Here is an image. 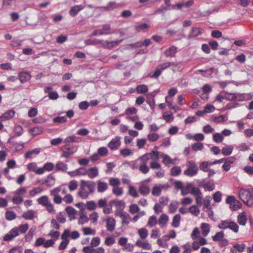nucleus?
Returning a JSON list of instances; mask_svg holds the SVG:
<instances>
[{"mask_svg": "<svg viewBox=\"0 0 253 253\" xmlns=\"http://www.w3.org/2000/svg\"><path fill=\"white\" fill-rule=\"evenodd\" d=\"M95 183L93 181L81 180V185L78 192L79 195L82 199L88 197L89 194H92L95 191Z\"/></svg>", "mask_w": 253, "mask_h": 253, "instance_id": "nucleus-1", "label": "nucleus"}, {"mask_svg": "<svg viewBox=\"0 0 253 253\" xmlns=\"http://www.w3.org/2000/svg\"><path fill=\"white\" fill-rule=\"evenodd\" d=\"M122 42V40H117L115 41L108 42L107 41L99 40L96 39H88L84 41V43L86 45L102 44L105 47H113L118 45Z\"/></svg>", "mask_w": 253, "mask_h": 253, "instance_id": "nucleus-2", "label": "nucleus"}, {"mask_svg": "<svg viewBox=\"0 0 253 253\" xmlns=\"http://www.w3.org/2000/svg\"><path fill=\"white\" fill-rule=\"evenodd\" d=\"M225 99L232 101H242L248 100L251 98L250 94L246 93H231L225 91Z\"/></svg>", "mask_w": 253, "mask_h": 253, "instance_id": "nucleus-3", "label": "nucleus"}, {"mask_svg": "<svg viewBox=\"0 0 253 253\" xmlns=\"http://www.w3.org/2000/svg\"><path fill=\"white\" fill-rule=\"evenodd\" d=\"M248 191L241 189L239 190V195L240 199L248 207H253V197H251Z\"/></svg>", "mask_w": 253, "mask_h": 253, "instance_id": "nucleus-4", "label": "nucleus"}, {"mask_svg": "<svg viewBox=\"0 0 253 253\" xmlns=\"http://www.w3.org/2000/svg\"><path fill=\"white\" fill-rule=\"evenodd\" d=\"M186 166L188 169L184 170V175L192 177L196 175L198 173L199 168L195 162L193 161H188L186 163Z\"/></svg>", "mask_w": 253, "mask_h": 253, "instance_id": "nucleus-5", "label": "nucleus"}, {"mask_svg": "<svg viewBox=\"0 0 253 253\" xmlns=\"http://www.w3.org/2000/svg\"><path fill=\"white\" fill-rule=\"evenodd\" d=\"M220 229H226L229 228L235 233L239 231V226L235 222L231 220H221L220 223L218 225Z\"/></svg>", "mask_w": 253, "mask_h": 253, "instance_id": "nucleus-6", "label": "nucleus"}, {"mask_svg": "<svg viewBox=\"0 0 253 253\" xmlns=\"http://www.w3.org/2000/svg\"><path fill=\"white\" fill-rule=\"evenodd\" d=\"M151 159V154H144L140 157L141 164L139 170L143 174H146L149 171V168L147 166V161Z\"/></svg>", "mask_w": 253, "mask_h": 253, "instance_id": "nucleus-7", "label": "nucleus"}, {"mask_svg": "<svg viewBox=\"0 0 253 253\" xmlns=\"http://www.w3.org/2000/svg\"><path fill=\"white\" fill-rule=\"evenodd\" d=\"M38 203L44 207L49 213H54L55 210L53 205L51 203L47 196H42L38 199Z\"/></svg>", "mask_w": 253, "mask_h": 253, "instance_id": "nucleus-8", "label": "nucleus"}, {"mask_svg": "<svg viewBox=\"0 0 253 253\" xmlns=\"http://www.w3.org/2000/svg\"><path fill=\"white\" fill-rule=\"evenodd\" d=\"M78 150V147L76 145L71 144H66L61 148L62 151V157L64 158H69L73 155Z\"/></svg>", "mask_w": 253, "mask_h": 253, "instance_id": "nucleus-9", "label": "nucleus"}, {"mask_svg": "<svg viewBox=\"0 0 253 253\" xmlns=\"http://www.w3.org/2000/svg\"><path fill=\"white\" fill-rule=\"evenodd\" d=\"M120 139L121 137L120 136H116L109 142L108 144V147L111 150H116L118 149L121 144Z\"/></svg>", "mask_w": 253, "mask_h": 253, "instance_id": "nucleus-10", "label": "nucleus"}, {"mask_svg": "<svg viewBox=\"0 0 253 253\" xmlns=\"http://www.w3.org/2000/svg\"><path fill=\"white\" fill-rule=\"evenodd\" d=\"M18 235V227H14L3 237V240L5 241H9Z\"/></svg>", "mask_w": 253, "mask_h": 253, "instance_id": "nucleus-11", "label": "nucleus"}, {"mask_svg": "<svg viewBox=\"0 0 253 253\" xmlns=\"http://www.w3.org/2000/svg\"><path fill=\"white\" fill-rule=\"evenodd\" d=\"M203 33V30L201 28L198 27L192 28L187 36V38L188 40H190L202 35Z\"/></svg>", "mask_w": 253, "mask_h": 253, "instance_id": "nucleus-12", "label": "nucleus"}, {"mask_svg": "<svg viewBox=\"0 0 253 253\" xmlns=\"http://www.w3.org/2000/svg\"><path fill=\"white\" fill-rule=\"evenodd\" d=\"M122 7V4L120 3H117L115 2L110 1L106 6H100L98 8L100 9H103L105 11H111L113 10L115 8H118Z\"/></svg>", "mask_w": 253, "mask_h": 253, "instance_id": "nucleus-13", "label": "nucleus"}, {"mask_svg": "<svg viewBox=\"0 0 253 253\" xmlns=\"http://www.w3.org/2000/svg\"><path fill=\"white\" fill-rule=\"evenodd\" d=\"M18 77L19 80L22 83L29 81L31 78L30 73L27 71H22L19 73Z\"/></svg>", "mask_w": 253, "mask_h": 253, "instance_id": "nucleus-14", "label": "nucleus"}, {"mask_svg": "<svg viewBox=\"0 0 253 253\" xmlns=\"http://www.w3.org/2000/svg\"><path fill=\"white\" fill-rule=\"evenodd\" d=\"M177 48L173 45L170 46L168 49L164 51V55L166 57H175V54L177 52Z\"/></svg>", "mask_w": 253, "mask_h": 253, "instance_id": "nucleus-15", "label": "nucleus"}, {"mask_svg": "<svg viewBox=\"0 0 253 253\" xmlns=\"http://www.w3.org/2000/svg\"><path fill=\"white\" fill-rule=\"evenodd\" d=\"M116 225V220L113 218H108L107 219L106 228L108 231L112 232L114 230Z\"/></svg>", "mask_w": 253, "mask_h": 253, "instance_id": "nucleus-16", "label": "nucleus"}, {"mask_svg": "<svg viewBox=\"0 0 253 253\" xmlns=\"http://www.w3.org/2000/svg\"><path fill=\"white\" fill-rule=\"evenodd\" d=\"M84 8L82 5H76L71 7L69 13L72 16H75L78 12Z\"/></svg>", "mask_w": 253, "mask_h": 253, "instance_id": "nucleus-17", "label": "nucleus"}, {"mask_svg": "<svg viewBox=\"0 0 253 253\" xmlns=\"http://www.w3.org/2000/svg\"><path fill=\"white\" fill-rule=\"evenodd\" d=\"M97 191L99 193H103L108 189V184L105 182L100 180L97 181Z\"/></svg>", "mask_w": 253, "mask_h": 253, "instance_id": "nucleus-18", "label": "nucleus"}, {"mask_svg": "<svg viewBox=\"0 0 253 253\" xmlns=\"http://www.w3.org/2000/svg\"><path fill=\"white\" fill-rule=\"evenodd\" d=\"M110 204L111 206H112V204H115L117 209L120 210H124L126 206L125 203L123 201L119 200H112L110 201Z\"/></svg>", "mask_w": 253, "mask_h": 253, "instance_id": "nucleus-19", "label": "nucleus"}, {"mask_svg": "<svg viewBox=\"0 0 253 253\" xmlns=\"http://www.w3.org/2000/svg\"><path fill=\"white\" fill-rule=\"evenodd\" d=\"M82 140L81 138L74 135L67 137L64 140L65 143H79Z\"/></svg>", "mask_w": 253, "mask_h": 253, "instance_id": "nucleus-20", "label": "nucleus"}, {"mask_svg": "<svg viewBox=\"0 0 253 253\" xmlns=\"http://www.w3.org/2000/svg\"><path fill=\"white\" fill-rule=\"evenodd\" d=\"M35 212L33 210H28L27 211L24 212L22 217L26 220H32L35 217Z\"/></svg>", "mask_w": 253, "mask_h": 253, "instance_id": "nucleus-21", "label": "nucleus"}, {"mask_svg": "<svg viewBox=\"0 0 253 253\" xmlns=\"http://www.w3.org/2000/svg\"><path fill=\"white\" fill-rule=\"evenodd\" d=\"M87 175L90 178H94L98 175V170L97 168H90L87 169Z\"/></svg>", "mask_w": 253, "mask_h": 253, "instance_id": "nucleus-22", "label": "nucleus"}, {"mask_svg": "<svg viewBox=\"0 0 253 253\" xmlns=\"http://www.w3.org/2000/svg\"><path fill=\"white\" fill-rule=\"evenodd\" d=\"M215 188V184L212 180L206 182L204 185V189L205 191H211Z\"/></svg>", "mask_w": 253, "mask_h": 253, "instance_id": "nucleus-23", "label": "nucleus"}, {"mask_svg": "<svg viewBox=\"0 0 253 253\" xmlns=\"http://www.w3.org/2000/svg\"><path fill=\"white\" fill-rule=\"evenodd\" d=\"M237 221L240 225H245L247 223V217L245 212H243L238 215Z\"/></svg>", "mask_w": 253, "mask_h": 253, "instance_id": "nucleus-24", "label": "nucleus"}, {"mask_svg": "<svg viewBox=\"0 0 253 253\" xmlns=\"http://www.w3.org/2000/svg\"><path fill=\"white\" fill-rule=\"evenodd\" d=\"M55 179L53 175L51 174H49L47 179L44 180L43 183H46V185L48 187H51L55 184Z\"/></svg>", "mask_w": 253, "mask_h": 253, "instance_id": "nucleus-25", "label": "nucleus"}, {"mask_svg": "<svg viewBox=\"0 0 253 253\" xmlns=\"http://www.w3.org/2000/svg\"><path fill=\"white\" fill-rule=\"evenodd\" d=\"M56 171H66L68 169V165L61 162H58L55 166Z\"/></svg>", "mask_w": 253, "mask_h": 253, "instance_id": "nucleus-26", "label": "nucleus"}, {"mask_svg": "<svg viewBox=\"0 0 253 253\" xmlns=\"http://www.w3.org/2000/svg\"><path fill=\"white\" fill-rule=\"evenodd\" d=\"M15 112L13 110H9L5 112L1 116V118L5 120H8L12 119L14 117Z\"/></svg>", "mask_w": 253, "mask_h": 253, "instance_id": "nucleus-27", "label": "nucleus"}, {"mask_svg": "<svg viewBox=\"0 0 253 253\" xmlns=\"http://www.w3.org/2000/svg\"><path fill=\"white\" fill-rule=\"evenodd\" d=\"M136 245L138 247H142L145 250H150L151 248V245L147 242H142L138 240L136 242Z\"/></svg>", "mask_w": 253, "mask_h": 253, "instance_id": "nucleus-28", "label": "nucleus"}, {"mask_svg": "<svg viewBox=\"0 0 253 253\" xmlns=\"http://www.w3.org/2000/svg\"><path fill=\"white\" fill-rule=\"evenodd\" d=\"M14 132H15V134L14 136H13L11 138H9L8 140V142H10V139L11 138H14L16 136H20L22 134L23 131L22 127L19 125L16 126L14 127Z\"/></svg>", "mask_w": 253, "mask_h": 253, "instance_id": "nucleus-29", "label": "nucleus"}, {"mask_svg": "<svg viewBox=\"0 0 253 253\" xmlns=\"http://www.w3.org/2000/svg\"><path fill=\"white\" fill-rule=\"evenodd\" d=\"M201 228L203 235L206 237L210 231V225L206 223H202Z\"/></svg>", "mask_w": 253, "mask_h": 253, "instance_id": "nucleus-30", "label": "nucleus"}, {"mask_svg": "<svg viewBox=\"0 0 253 253\" xmlns=\"http://www.w3.org/2000/svg\"><path fill=\"white\" fill-rule=\"evenodd\" d=\"M123 224H128L131 221V218L130 215L126 212H125L121 215Z\"/></svg>", "mask_w": 253, "mask_h": 253, "instance_id": "nucleus-31", "label": "nucleus"}, {"mask_svg": "<svg viewBox=\"0 0 253 253\" xmlns=\"http://www.w3.org/2000/svg\"><path fill=\"white\" fill-rule=\"evenodd\" d=\"M141 164L140 157L139 159L136 160L132 161L128 163L129 166L130 168L133 169H137L139 168L140 165Z\"/></svg>", "mask_w": 253, "mask_h": 253, "instance_id": "nucleus-32", "label": "nucleus"}, {"mask_svg": "<svg viewBox=\"0 0 253 253\" xmlns=\"http://www.w3.org/2000/svg\"><path fill=\"white\" fill-rule=\"evenodd\" d=\"M233 150V147L231 145H227L222 149V154L224 156L230 155Z\"/></svg>", "mask_w": 253, "mask_h": 253, "instance_id": "nucleus-33", "label": "nucleus"}, {"mask_svg": "<svg viewBox=\"0 0 253 253\" xmlns=\"http://www.w3.org/2000/svg\"><path fill=\"white\" fill-rule=\"evenodd\" d=\"M139 192L143 196L148 195L150 192V189L146 185H142L139 187Z\"/></svg>", "mask_w": 253, "mask_h": 253, "instance_id": "nucleus-34", "label": "nucleus"}, {"mask_svg": "<svg viewBox=\"0 0 253 253\" xmlns=\"http://www.w3.org/2000/svg\"><path fill=\"white\" fill-rule=\"evenodd\" d=\"M189 187H191L190 193L195 197L198 195H202V193L199 188L193 186L192 184L189 185Z\"/></svg>", "mask_w": 253, "mask_h": 253, "instance_id": "nucleus-35", "label": "nucleus"}, {"mask_svg": "<svg viewBox=\"0 0 253 253\" xmlns=\"http://www.w3.org/2000/svg\"><path fill=\"white\" fill-rule=\"evenodd\" d=\"M211 197L210 196H207L203 201V205L204 208H207L208 210H211Z\"/></svg>", "mask_w": 253, "mask_h": 253, "instance_id": "nucleus-36", "label": "nucleus"}, {"mask_svg": "<svg viewBox=\"0 0 253 253\" xmlns=\"http://www.w3.org/2000/svg\"><path fill=\"white\" fill-rule=\"evenodd\" d=\"M41 152L40 148H35L31 151H29L25 155V158H30L33 154L38 155Z\"/></svg>", "mask_w": 253, "mask_h": 253, "instance_id": "nucleus-37", "label": "nucleus"}, {"mask_svg": "<svg viewBox=\"0 0 253 253\" xmlns=\"http://www.w3.org/2000/svg\"><path fill=\"white\" fill-rule=\"evenodd\" d=\"M136 90L138 93H144L148 91V86L145 84H140L137 86Z\"/></svg>", "mask_w": 253, "mask_h": 253, "instance_id": "nucleus-38", "label": "nucleus"}, {"mask_svg": "<svg viewBox=\"0 0 253 253\" xmlns=\"http://www.w3.org/2000/svg\"><path fill=\"white\" fill-rule=\"evenodd\" d=\"M169 217L167 215L163 214L161 215L159 219V224L162 226H164L165 225L168 221Z\"/></svg>", "mask_w": 253, "mask_h": 253, "instance_id": "nucleus-39", "label": "nucleus"}, {"mask_svg": "<svg viewBox=\"0 0 253 253\" xmlns=\"http://www.w3.org/2000/svg\"><path fill=\"white\" fill-rule=\"evenodd\" d=\"M224 236V233L223 231H220L217 232L216 234L212 236V240L213 241H220Z\"/></svg>", "mask_w": 253, "mask_h": 253, "instance_id": "nucleus-40", "label": "nucleus"}, {"mask_svg": "<svg viewBox=\"0 0 253 253\" xmlns=\"http://www.w3.org/2000/svg\"><path fill=\"white\" fill-rule=\"evenodd\" d=\"M181 171V168L178 166H175L171 168L170 174L172 176H176L178 175Z\"/></svg>", "mask_w": 253, "mask_h": 253, "instance_id": "nucleus-41", "label": "nucleus"}, {"mask_svg": "<svg viewBox=\"0 0 253 253\" xmlns=\"http://www.w3.org/2000/svg\"><path fill=\"white\" fill-rule=\"evenodd\" d=\"M16 217V213L13 211H7L5 212V218L8 220L14 219Z\"/></svg>", "mask_w": 253, "mask_h": 253, "instance_id": "nucleus-42", "label": "nucleus"}, {"mask_svg": "<svg viewBox=\"0 0 253 253\" xmlns=\"http://www.w3.org/2000/svg\"><path fill=\"white\" fill-rule=\"evenodd\" d=\"M188 211L195 216H198L200 213L199 209L195 205L191 206L188 210Z\"/></svg>", "mask_w": 253, "mask_h": 253, "instance_id": "nucleus-43", "label": "nucleus"}, {"mask_svg": "<svg viewBox=\"0 0 253 253\" xmlns=\"http://www.w3.org/2000/svg\"><path fill=\"white\" fill-rule=\"evenodd\" d=\"M180 220V215L179 214H176L173 218L172 225L174 227H177L179 225Z\"/></svg>", "mask_w": 253, "mask_h": 253, "instance_id": "nucleus-44", "label": "nucleus"}, {"mask_svg": "<svg viewBox=\"0 0 253 253\" xmlns=\"http://www.w3.org/2000/svg\"><path fill=\"white\" fill-rule=\"evenodd\" d=\"M82 231L84 235H94L96 232L95 230H92L90 227H83Z\"/></svg>", "mask_w": 253, "mask_h": 253, "instance_id": "nucleus-45", "label": "nucleus"}, {"mask_svg": "<svg viewBox=\"0 0 253 253\" xmlns=\"http://www.w3.org/2000/svg\"><path fill=\"white\" fill-rule=\"evenodd\" d=\"M109 184L113 187L118 186L120 184V181L118 178H110L109 180Z\"/></svg>", "mask_w": 253, "mask_h": 253, "instance_id": "nucleus-46", "label": "nucleus"}, {"mask_svg": "<svg viewBox=\"0 0 253 253\" xmlns=\"http://www.w3.org/2000/svg\"><path fill=\"white\" fill-rule=\"evenodd\" d=\"M138 234L142 239H145L148 236V231L146 228H141L138 231Z\"/></svg>", "mask_w": 253, "mask_h": 253, "instance_id": "nucleus-47", "label": "nucleus"}, {"mask_svg": "<svg viewBox=\"0 0 253 253\" xmlns=\"http://www.w3.org/2000/svg\"><path fill=\"white\" fill-rule=\"evenodd\" d=\"M86 206L87 209L90 211L94 210L97 207V205L93 201L87 202Z\"/></svg>", "mask_w": 253, "mask_h": 253, "instance_id": "nucleus-48", "label": "nucleus"}, {"mask_svg": "<svg viewBox=\"0 0 253 253\" xmlns=\"http://www.w3.org/2000/svg\"><path fill=\"white\" fill-rule=\"evenodd\" d=\"M162 189L159 186H155L152 190V194L153 196H159L161 195Z\"/></svg>", "mask_w": 253, "mask_h": 253, "instance_id": "nucleus-49", "label": "nucleus"}, {"mask_svg": "<svg viewBox=\"0 0 253 253\" xmlns=\"http://www.w3.org/2000/svg\"><path fill=\"white\" fill-rule=\"evenodd\" d=\"M210 163L207 161L202 162L200 165V169L204 172L208 171Z\"/></svg>", "mask_w": 253, "mask_h": 253, "instance_id": "nucleus-50", "label": "nucleus"}, {"mask_svg": "<svg viewBox=\"0 0 253 253\" xmlns=\"http://www.w3.org/2000/svg\"><path fill=\"white\" fill-rule=\"evenodd\" d=\"M204 148V145L202 143L197 142L194 143L192 146V148L194 151L202 150Z\"/></svg>", "mask_w": 253, "mask_h": 253, "instance_id": "nucleus-51", "label": "nucleus"}, {"mask_svg": "<svg viewBox=\"0 0 253 253\" xmlns=\"http://www.w3.org/2000/svg\"><path fill=\"white\" fill-rule=\"evenodd\" d=\"M178 204V202L177 201H172L169 205V211L173 213L175 211L177 208V205Z\"/></svg>", "mask_w": 253, "mask_h": 253, "instance_id": "nucleus-52", "label": "nucleus"}, {"mask_svg": "<svg viewBox=\"0 0 253 253\" xmlns=\"http://www.w3.org/2000/svg\"><path fill=\"white\" fill-rule=\"evenodd\" d=\"M112 192L117 196H121L123 193V189L122 188L119 187L118 186L113 187Z\"/></svg>", "mask_w": 253, "mask_h": 253, "instance_id": "nucleus-53", "label": "nucleus"}, {"mask_svg": "<svg viewBox=\"0 0 253 253\" xmlns=\"http://www.w3.org/2000/svg\"><path fill=\"white\" fill-rule=\"evenodd\" d=\"M191 183H188L185 187H183L181 189V195L182 196L186 195L189 193H190L191 187H189V186L191 185Z\"/></svg>", "mask_w": 253, "mask_h": 253, "instance_id": "nucleus-54", "label": "nucleus"}, {"mask_svg": "<svg viewBox=\"0 0 253 253\" xmlns=\"http://www.w3.org/2000/svg\"><path fill=\"white\" fill-rule=\"evenodd\" d=\"M139 210L140 209L136 204H131L129 206V212L132 214L138 212Z\"/></svg>", "mask_w": 253, "mask_h": 253, "instance_id": "nucleus-55", "label": "nucleus"}, {"mask_svg": "<svg viewBox=\"0 0 253 253\" xmlns=\"http://www.w3.org/2000/svg\"><path fill=\"white\" fill-rule=\"evenodd\" d=\"M111 26L109 24H104L102 26V31L103 35H109L110 34Z\"/></svg>", "mask_w": 253, "mask_h": 253, "instance_id": "nucleus-56", "label": "nucleus"}, {"mask_svg": "<svg viewBox=\"0 0 253 253\" xmlns=\"http://www.w3.org/2000/svg\"><path fill=\"white\" fill-rule=\"evenodd\" d=\"M213 139L215 142H220L222 141L223 137L222 134L219 133H215L213 135Z\"/></svg>", "mask_w": 253, "mask_h": 253, "instance_id": "nucleus-57", "label": "nucleus"}, {"mask_svg": "<svg viewBox=\"0 0 253 253\" xmlns=\"http://www.w3.org/2000/svg\"><path fill=\"white\" fill-rule=\"evenodd\" d=\"M53 121L55 123L63 124L67 122V119L65 117H56L53 119Z\"/></svg>", "mask_w": 253, "mask_h": 253, "instance_id": "nucleus-58", "label": "nucleus"}, {"mask_svg": "<svg viewBox=\"0 0 253 253\" xmlns=\"http://www.w3.org/2000/svg\"><path fill=\"white\" fill-rule=\"evenodd\" d=\"M147 138L149 141L154 142L158 139L159 135L155 133H150L148 135Z\"/></svg>", "mask_w": 253, "mask_h": 253, "instance_id": "nucleus-59", "label": "nucleus"}, {"mask_svg": "<svg viewBox=\"0 0 253 253\" xmlns=\"http://www.w3.org/2000/svg\"><path fill=\"white\" fill-rule=\"evenodd\" d=\"M221 193L220 191H217L213 195V199L216 203H219L221 201Z\"/></svg>", "mask_w": 253, "mask_h": 253, "instance_id": "nucleus-60", "label": "nucleus"}, {"mask_svg": "<svg viewBox=\"0 0 253 253\" xmlns=\"http://www.w3.org/2000/svg\"><path fill=\"white\" fill-rule=\"evenodd\" d=\"M242 207V204L238 201L236 200L233 204L232 205L230 206V208H231L234 211H237L239 209H240Z\"/></svg>", "mask_w": 253, "mask_h": 253, "instance_id": "nucleus-61", "label": "nucleus"}, {"mask_svg": "<svg viewBox=\"0 0 253 253\" xmlns=\"http://www.w3.org/2000/svg\"><path fill=\"white\" fill-rule=\"evenodd\" d=\"M69 189L70 191H74L78 187V182L75 180H71L69 184Z\"/></svg>", "mask_w": 253, "mask_h": 253, "instance_id": "nucleus-62", "label": "nucleus"}, {"mask_svg": "<svg viewBox=\"0 0 253 253\" xmlns=\"http://www.w3.org/2000/svg\"><path fill=\"white\" fill-rule=\"evenodd\" d=\"M129 194L132 196L134 198L137 197L138 196V195L137 194V192L133 186H129V191H128Z\"/></svg>", "mask_w": 253, "mask_h": 253, "instance_id": "nucleus-63", "label": "nucleus"}, {"mask_svg": "<svg viewBox=\"0 0 253 253\" xmlns=\"http://www.w3.org/2000/svg\"><path fill=\"white\" fill-rule=\"evenodd\" d=\"M29 228V225L27 223L20 225L18 228V233H25L27 232Z\"/></svg>", "mask_w": 253, "mask_h": 253, "instance_id": "nucleus-64", "label": "nucleus"}]
</instances>
